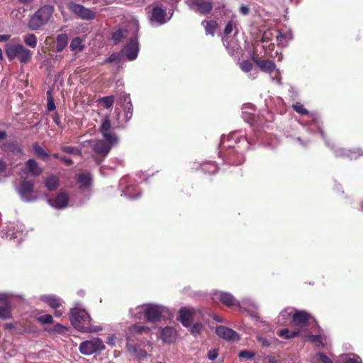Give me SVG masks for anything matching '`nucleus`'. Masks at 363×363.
Segmentation results:
<instances>
[{
	"instance_id": "f257e3e1",
	"label": "nucleus",
	"mask_w": 363,
	"mask_h": 363,
	"mask_svg": "<svg viewBox=\"0 0 363 363\" xmlns=\"http://www.w3.org/2000/svg\"><path fill=\"white\" fill-rule=\"evenodd\" d=\"M91 318L89 313L81 308H72L70 311V321L78 331L82 333H96L101 330L100 327L91 325Z\"/></svg>"
},
{
	"instance_id": "f03ea898",
	"label": "nucleus",
	"mask_w": 363,
	"mask_h": 363,
	"mask_svg": "<svg viewBox=\"0 0 363 363\" xmlns=\"http://www.w3.org/2000/svg\"><path fill=\"white\" fill-rule=\"evenodd\" d=\"M54 12V8L51 6H44L39 9L30 18L28 22V28L32 30H36L48 23Z\"/></svg>"
},
{
	"instance_id": "7ed1b4c3",
	"label": "nucleus",
	"mask_w": 363,
	"mask_h": 363,
	"mask_svg": "<svg viewBox=\"0 0 363 363\" xmlns=\"http://www.w3.org/2000/svg\"><path fill=\"white\" fill-rule=\"evenodd\" d=\"M6 54L10 60L17 57L22 63H28L32 56V52L25 48L22 44H15L6 45Z\"/></svg>"
},
{
	"instance_id": "20e7f679",
	"label": "nucleus",
	"mask_w": 363,
	"mask_h": 363,
	"mask_svg": "<svg viewBox=\"0 0 363 363\" xmlns=\"http://www.w3.org/2000/svg\"><path fill=\"white\" fill-rule=\"evenodd\" d=\"M104 348V342L98 337L82 342L79 347L80 352L85 355L92 354L103 350Z\"/></svg>"
},
{
	"instance_id": "39448f33",
	"label": "nucleus",
	"mask_w": 363,
	"mask_h": 363,
	"mask_svg": "<svg viewBox=\"0 0 363 363\" xmlns=\"http://www.w3.org/2000/svg\"><path fill=\"white\" fill-rule=\"evenodd\" d=\"M67 7L70 11L77 15L81 19L89 21L94 19L96 17L94 11L81 4L71 2L68 4Z\"/></svg>"
},
{
	"instance_id": "423d86ee",
	"label": "nucleus",
	"mask_w": 363,
	"mask_h": 363,
	"mask_svg": "<svg viewBox=\"0 0 363 363\" xmlns=\"http://www.w3.org/2000/svg\"><path fill=\"white\" fill-rule=\"evenodd\" d=\"M34 184L31 181L23 180L18 187V193L21 199L26 202H32L38 199L36 196L33 195Z\"/></svg>"
},
{
	"instance_id": "0eeeda50",
	"label": "nucleus",
	"mask_w": 363,
	"mask_h": 363,
	"mask_svg": "<svg viewBox=\"0 0 363 363\" xmlns=\"http://www.w3.org/2000/svg\"><path fill=\"white\" fill-rule=\"evenodd\" d=\"M312 319L311 314L305 311H295L292 315L291 323L294 325L304 328L308 326L310 320Z\"/></svg>"
},
{
	"instance_id": "6e6552de",
	"label": "nucleus",
	"mask_w": 363,
	"mask_h": 363,
	"mask_svg": "<svg viewBox=\"0 0 363 363\" xmlns=\"http://www.w3.org/2000/svg\"><path fill=\"white\" fill-rule=\"evenodd\" d=\"M100 131L106 140L110 143H118L116 135L111 130V123L108 117L104 120L100 127Z\"/></svg>"
},
{
	"instance_id": "1a4fd4ad",
	"label": "nucleus",
	"mask_w": 363,
	"mask_h": 363,
	"mask_svg": "<svg viewBox=\"0 0 363 363\" xmlns=\"http://www.w3.org/2000/svg\"><path fill=\"white\" fill-rule=\"evenodd\" d=\"M194 313L195 312L193 308H182L179 311L177 320H179L184 327L189 328L191 325Z\"/></svg>"
},
{
	"instance_id": "9d476101",
	"label": "nucleus",
	"mask_w": 363,
	"mask_h": 363,
	"mask_svg": "<svg viewBox=\"0 0 363 363\" xmlns=\"http://www.w3.org/2000/svg\"><path fill=\"white\" fill-rule=\"evenodd\" d=\"M191 5L196 7L197 11L202 15L209 14L213 8L211 0H192Z\"/></svg>"
},
{
	"instance_id": "9b49d317",
	"label": "nucleus",
	"mask_w": 363,
	"mask_h": 363,
	"mask_svg": "<svg viewBox=\"0 0 363 363\" xmlns=\"http://www.w3.org/2000/svg\"><path fill=\"white\" fill-rule=\"evenodd\" d=\"M23 172L26 174L38 177L43 173V169L35 160L30 159L26 162Z\"/></svg>"
},
{
	"instance_id": "f8f14e48",
	"label": "nucleus",
	"mask_w": 363,
	"mask_h": 363,
	"mask_svg": "<svg viewBox=\"0 0 363 363\" xmlns=\"http://www.w3.org/2000/svg\"><path fill=\"white\" fill-rule=\"evenodd\" d=\"M48 202L56 209H63L68 206L69 196L67 194L60 193L55 199H48Z\"/></svg>"
},
{
	"instance_id": "ddd939ff",
	"label": "nucleus",
	"mask_w": 363,
	"mask_h": 363,
	"mask_svg": "<svg viewBox=\"0 0 363 363\" xmlns=\"http://www.w3.org/2000/svg\"><path fill=\"white\" fill-rule=\"evenodd\" d=\"M216 333L221 338L226 340H235L238 339V333L225 326L219 325L216 329Z\"/></svg>"
},
{
	"instance_id": "4468645a",
	"label": "nucleus",
	"mask_w": 363,
	"mask_h": 363,
	"mask_svg": "<svg viewBox=\"0 0 363 363\" xmlns=\"http://www.w3.org/2000/svg\"><path fill=\"white\" fill-rule=\"evenodd\" d=\"M9 296L6 294H0V318L8 319L11 317Z\"/></svg>"
},
{
	"instance_id": "2eb2a0df",
	"label": "nucleus",
	"mask_w": 363,
	"mask_h": 363,
	"mask_svg": "<svg viewBox=\"0 0 363 363\" xmlns=\"http://www.w3.org/2000/svg\"><path fill=\"white\" fill-rule=\"evenodd\" d=\"M162 308L157 306L148 307L145 310V315L150 322H157L161 320Z\"/></svg>"
},
{
	"instance_id": "dca6fc26",
	"label": "nucleus",
	"mask_w": 363,
	"mask_h": 363,
	"mask_svg": "<svg viewBox=\"0 0 363 363\" xmlns=\"http://www.w3.org/2000/svg\"><path fill=\"white\" fill-rule=\"evenodd\" d=\"M215 296L217 299L227 307L231 308L239 306V302L230 293L221 291L216 294Z\"/></svg>"
},
{
	"instance_id": "f3484780",
	"label": "nucleus",
	"mask_w": 363,
	"mask_h": 363,
	"mask_svg": "<svg viewBox=\"0 0 363 363\" xmlns=\"http://www.w3.org/2000/svg\"><path fill=\"white\" fill-rule=\"evenodd\" d=\"M116 143H110L108 140H99L94 144L93 149L96 153L106 156L110 152L112 146Z\"/></svg>"
},
{
	"instance_id": "a211bd4d",
	"label": "nucleus",
	"mask_w": 363,
	"mask_h": 363,
	"mask_svg": "<svg viewBox=\"0 0 363 363\" xmlns=\"http://www.w3.org/2000/svg\"><path fill=\"white\" fill-rule=\"evenodd\" d=\"M252 60L264 72L271 74L276 69L275 63L271 60H260L255 57H252Z\"/></svg>"
},
{
	"instance_id": "6ab92c4d",
	"label": "nucleus",
	"mask_w": 363,
	"mask_h": 363,
	"mask_svg": "<svg viewBox=\"0 0 363 363\" xmlns=\"http://www.w3.org/2000/svg\"><path fill=\"white\" fill-rule=\"evenodd\" d=\"M177 337V331L172 327L167 326L161 330L160 338L165 343L174 342Z\"/></svg>"
},
{
	"instance_id": "aec40b11",
	"label": "nucleus",
	"mask_w": 363,
	"mask_h": 363,
	"mask_svg": "<svg viewBox=\"0 0 363 363\" xmlns=\"http://www.w3.org/2000/svg\"><path fill=\"white\" fill-rule=\"evenodd\" d=\"M123 51L128 60H135L136 58V41H135V40L131 39L130 43L125 46Z\"/></svg>"
},
{
	"instance_id": "412c9836",
	"label": "nucleus",
	"mask_w": 363,
	"mask_h": 363,
	"mask_svg": "<svg viewBox=\"0 0 363 363\" xmlns=\"http://www.w3.org/2000/svg\"><path fill=\"white\" fill-rule=\"evenodd\" d=\"M166 10L161 7L156 6L153 9L152 13V20L160 24L165 23Z\"/></svg>"
},
{
	"instance_id": "4be33fe9",
	"label": "nucleus",
	"mask_w": 363,
	"mask_h": 363,
	"mask_svg": "<svg viewBox=\"0 0 363 363\" xmlns=\"http://www.w3.org/2000/svg\"><path fill=\"white\" fill-rule=\"evenodd\" d=\"M41 300L48 303L52 308H57L61 306V300L54 295H46L41 297Z\"/></svg>"
},
{
	"instance_id": "5701e85b",
	"label": "nucleus",
	"mask_w": 363,
	"mask_h": 363,
	"mask_svg": "<svg viewBox=\"0 0 363 363\" xmlns=\"http://www.w3.org/2000/svg\"><path fill=\"white\" fill-rule=\"evenodd\" d=\"M201 25L204 27L206 34L213 36L218 28V23L216 21H203Z\"/></svg>"
},
{
	"instance_id": "b1692460",
	"label": "nucleus",
	"mask_w": 363,
	"mask_h": 363,
	"mask_svg": "<svg viewBox=\"0 0 363 363\" xmlns=\"http://www.w3.org/2000/svg\"><path fill=\"white\" fill-rule=\"evenodd\" d=\"M45 184L49 191H54L59 186V179L57 177L50 175L45 179Z\"/></svg>"
},
{
	"instance_id": "393cba45",
	"label": "nucleus",
	"mask_w": 363,
	"mask_h": 363,
	"mask_svg": "<svg viewBox=\"0 0 363 363\" xmlns=\"http://www.w3.org/2000/svg\"><path fill=\"white\" fill-rule=\"evenodd\" d=\"M68 37L66 34H60L57 37L56 51L61 52L67 45Z\"/></svg>"
},
{
	"instance_id": "a878e982",
	"label": "nucleus",
	"mask_w": 363,
	"mask_h": 363,
	"mask_svg": "<svg viewBox=\"0 0 363 363\" xmlns=\"http://www.w3.org/2000/svg\"><path fill=\"white\" fill-rule=\"evenodd\" d=\"M277 334L279 337L289 340L298 336L300 332L299 330L290 331L289 329L284 328L279 330Z\"/></svg>"
},
{
	"instance_id": "bb28decb",
	"label": "nucleus",
	"mask_w": 363,
	"mask_h": 363,
	"mask_svg": "<svg viewBox=\"0 0 363 363\" xmlns=\"http://www.w3.org/2000/svg\"><path fill=\"white\" fill-rule=\"evenodd\" d=\"M23 41L26 45L35 48L37 46L38 40L33 33H28L23 36Z\"/></svg>"
},
{
	"instance_id": "cd10ccee",
	"label": "nucleus",
	"mask_w": 363,
	"mask_h": 363,
	"mask_svg": "<svg viewBox=\"0 0 363 363\" xmlns=\"http://www.w3.org/2000/svg\"><path fill=\"white\" fill-rule=\"evenodd\" d=\"M69 48L72 51H82L84 48L82 38L79 37L73 38L70 43Z\"/></svg>"
},
{
	"instance_id": "c85d7f7f",
	"label": "nucleus",
	"mask_w": 363,
	"mask_h": 363,
	"mask_svg": "<svg viewBox=\"0 0 363 363\" xmlns=\"http://www.w3.org/2000/svg\"><path fill=\"white\" fill-rule=\"evenodd\" d=\"M33 150L35 152V154L42 158L43 160H45L46 158L49 157V154L38 143H34L33 145Z\"/></svg>"
},
{
	"instance_id": "c756f323",
	"label": "nucleus",
	"mask_w": 363,
	"mask_h": 363,
	"mask_svg": "<svg viewBox=\"0 0 363 363\" xmlns=\"http://www.w3.org/2000/svg\"><path fill=\"white\" fill-rule=\"evenodd\" d=\"M78 182L82 186L87 187L91 184V178L88 173H82L79 175Z\"/></svg>"
},
{
	"instance_id": "7c9ffc66",
	"label": "nucleus",
	"mask_w": 363,
	"mask_h": 363,
	"mask_svg": "<svg viewBox=\"0 0 363 363\" xmlns=\"http://www.w3.org/2000/svg\"><path fill=\"white\" fill-rule=\"evenodd\" d=\"M128 32L126 30L118 29L113 33L112 40L115 43H119L123 38L126 37Z\"/></svg>"
},
{
	"instance_id": "2f4dec72",
	"label": "nucleus",
	"mask_w": 363,
	"mask_h": 363,
	"mask_svg": "<svg viewBox=\"0 0 363 363\" xmlns=\"http://www.w3.org/2000/svg\"><path fill=\"white\" fill-rule=\"evenodd\" d=\"M307 338L309 342L314 343L316 347H324L321 335H309Z\"/></svg>"
},
{
	"instance_id": "473e14b6",
	"label": "nucleus",
	"mask_w": 363,
	"mask_h": 363,
	"mask_svg": "<svg viewBox=\"0 0 363 363\" xmlns=\"http://www.w3.org/2000/svg\"><path fill=\"white\" fill-rule=\"evenodd\" d=\"M136 332V326L135 325H131L127 332V345L128 347L132 346L134 342L135 333Z\"/></svg>"
},
{
	"instance_id": "72a5a7b5",
	"label": "nucleus",
	"mask_w": 363,
	"mask_h": 363,
	"mask_svg": "<svg viewBox=\"0 0 363 363\" xmlns=\"http://www.w3.org/2000/svg\"><path fill=\"white\" fill-rule=\"evenodd\" d=\"M295 311L296 310L293 308H286L284 309L280 313L279 321H281V320L286 321L290 317L292 318V315L294 313Z\"/></svg>"
},
{
	"instance_id": "f704fd0d",
	"label": "nucleus",
	"mask_w": 363,
	"mask_h": 363,
	"mask_svg": "<svg viewBox=\"0 0 363 363\" xmlns=\"http://www.w3.org/2000/svg\"><path fill=\"white\" fill-rule=\"evenodd\" d=\"M11 169L9 164H7L2 160H0V174L4 177H8L10 175Z\"/></svg>"
},
{
	"instance_id": "c9c22d12",
	"label": "nucleus",
	"mask_w": 363,
	"mask_h": 363,
	"mask_svg": "<svg viewBox=\"0 0 363 363\" xmlns=\"http://www.w3.org/2000/svg\"><path fill=\"white\" fill-rule=\"evenodd\" d=\"M99 101L102 103L105 108H109L113 104L114 97L113 96H104V97L99 99Z\"/></svg>"
},
{
	"instance_id": "e433bc0d",
	"label": "nucleus",
	"mask_w": 363,
	"mask_h": 363,
	"mask_svg": "<svg viewBox=\"0 0 363 363\" xmlns=\"http://www.w3.org/2000/svg\"><path fill=\"white\" fill-rule=\"evenodd\" d=\"M240 68L244 72H249L252 69L253 65L249 60H243L240 63Z\"/></svg>"
},
{
	"instance_id": "4c0bfd02",
	"label": "nucleus",
	"mask_w": 363,
	"mask_h": 363,
	"mask_svg": "<svg viewBox=\"0 0 363 363\" xmlns=\"http://www.w3.org/2000/svg\"><path fill=\"white\" fill-rule=\"evenodd\" d=\"M293 108L298 113L302 115H307L308 111L306 108H305L304 106L301 103H296L293 105Z\"/></svg>"
},
{
	"instance_id": "58836bf2",
	"label": "nucleus",
	"mask_w": 363,
	"mask_h": 363,
	"mask_svg": "<svg viewBox=\"0 0 363 363\" xmlns=\"http://www.w3.org/2000/svg\"><path fill=\"white\" fill-rule=\"evenodd\" d=\"M231 140H234L235 143L238 140V138H235L234 135H230L228 136L227 140L223 139L221 140V145L223 146V147H233L235 148V146L231 145L230 143L225 145L226 143L230 142Z\"/></svg>"
},
{
	"instance_id": "ea45409f",
	"label": "nucleus",
	"mask_w": 363,
	"mask_h": 363,
	"mask_svg": "<svg viewBox=\"0 0 363 363\" xmlns=\"http://www.w3.org/2000/svg\"><path fill=\"white\" fill-rule=\"evenodd\" d=\"M203 329V325L201 323H196L194 324L191 328L190 332L192 335L199 334Z\"/></svg>"
},
{
	"instance_id": "a19ab883",
	"label": "nucleus",
	"mask_w": 363,
	"mask_h": 363,
	"mask_svg": "<svg viewBox=\"0 0 363 363\" xmlns=\"http://www.w3.org/2000/svg\"><path fill=\"white\" fill-rule=\"evenodd\" d=\"M38 320L43 324L52 323L53 321L52 316L49 314L41 315L38 318Z\"/></svg>"
},
{
	"instance_id": "79ce46f5",
	"label": "nucleus",
	"mask_w": 363,
	"mask_h": 363,
	"mask_svg": "<svg viewBox=\"0 0 363 363\" xmlns=\"http://www.w3.org/2000/svg\"><path fill=\"white\" fill-rule=\"evenodd\" d=\"M238 356L243 359H251L255 356V354L248 350H242L240 352Z\"/></svg>"
},
{
	"instance_id": "37998d69",
	"label": "nucleus",
	"mask_w": 363,
	"mask_h": 363,
	"mask_svg": "<svg viewBox=\"0 0 363 363\" xmlns=\"http://www.w3.org/2000/svg\"><path fill=\"white\" fill-rule=\"evenodd\" d=\"M317 356L322 363H333V360L323 352H318Z\"/></svg>"
},
{
	"instance_id": "c03bdc74",
	"label": "nucleus",
	"mask_w": 363,
	"mask_h": 363,
	"mask_svg": "<svg viewBox=\"0 0 363 363\" xmlns=\"http://www.w3.org/2000/svg\"><path fill=\"white\" fill-rule=\"evenodd\" d=\"M119 54L118 53H113L106 60V63H111V62H119Z\"/></svg>"
},
{
	"instance_id": "a18cd8bd",
	"label": "nucleus",
	"mask_w": 363,
	"mask_h": 363,
	"mask_svg": "<svg viewBox=\"0 0 363 363\" xmlns=\"http://www.w3.org/2000/svg\"><path fill=\"white\" fill-rule=\"evenodd\" d=\"M234 26V23L233 21H230L225 26L224 29V33L225 35H229L232 33Z\"/></svg>"
},
{
	"instance_id": "49530a36",
	"label": "nucleus",
	"mask_w": 363,
	"mask_h": 363,
	"mask_svg": "<svg viewBox=\"0 0 363 363\" xmlns=\"http://www.w3.org/2000/svg\"><path fill=\"white\" fill-rule=\"evenodd\" d=\"M203 170L207 171L208 170L211 173H215L217 172L218 168L217 166L214 163H211L207 164L206 167H203Z\"/></svg>"
},
{
	"instance_id": "de8ad7c7",
	"label": "nucleus",
	"mask_w": 363,
	"mask_h": 363,
	"mask_svg": "<svg viewBox=\"0 0 363 363\" xmlns=\"http://www.w3.org/2000/svg\"><path fill=\"white\" fill-rule=\"evenodd\" d=\"M218 357V350L212 349L208 352V358L211 360H214Z\"/></svg>"
},
{
	"instance_id": "09e8293b",
	"label": "nucleus",
	"mask_w": 363,
	"mask_h": 363,
	"mask_svg": "<svg viewBox=\"0 0 363 363\" xmlns=\"http://www.w3.org/2000/svg\"><path fill=\"white\" fill-rule=\"evenodd\" d=\"M61 150L66 153L74 154L76 149L72 146H63Z\"/></svg>"
},
{
	"instance_id": "8fccbe9b",
	"label": "nucleus",
	"mask_w": 363,
	"mask_h": 363,
	"mask_svg": "<svg viewBox=\"0 0 363 363\" xmlns=\"http://www.w3.org/2000/svg\"><path fill=\"white\" fill-rule=\"evenodd\" d=\"M65 330L66 328L60 323L56 324L53 328V331L58 333H62Z\"/></svg>"
},
{
	"instance_id": "3c124183",
	"label": "nucleus",
	"mask_w": 363,
	"mask_h": 363,
	"mask_svg": "<svg viewBox=\"0 0 363 363\" xmlns=\"http://www.w3.org/2000/svg\"><path fill=\"white\" fill-rule=\"evenodd\" d=\"M11 151L16 156H19L21 154V148L16 145H12L11 146Z\"/></svg>"
},
{
	"instance_id": "603ef678",
	"label": "nucleus",
	"mask_w": 363,
	"mask_h": 363,
	"mask_svg": "<svg viewBox=\"0 0 363 363\" xmlns=\"http://www.w3.org/2000/svg\"><path fill=\"white\" fill-rule=\"evenodd\" d=\"M258 341L263 347H268L271 345L270 342L268 340L263 337H258Z\"/></svg>"
},
{
	"instance_id": "864d4df0",
	"label": "nucleus",
	"mask_w": 363,
	"mask_h": 363,
	"mask_svg": "<svg viewBox=\"0 0 363 363\" xmlns=\"http://www.w3.org/2000/svg\"><path fill=\"white\" fill-rule=\"evenodd\" d=\"M55 105L54 100H53L52 97H50V99H48V110L50 111H52L55 110Z\"/></svg>"
},
{
	"instance_id": "5fc2aeb1",
	"label": "nucleus",
	"mask_w": 363,
	"mask_h": 363,
	"mask_svg": "<svg viewBox=\"0 0 363 363\" xmlns=\"http://www.w3.org/2000/svg\"><path fill=\"white\" fill-rule=\"evenodd\" d=\"M240 13L242 15H247L250 13V9L245 5H242L240 7Z\"/></svg>"
},
{
	"instance_id": "6e6d98bb",
	"label": "nucleus",
	"mask_w": 363,
	"mask_h": 363,
	"mask_svg": "<svg viewBox=\"0 0 363 363\" xmlns=\"http://www.w3.org/2000/svg\"><path fill=\"white\" fill-rule=\"evenodd\" d=\"M359 357L348 358L344 363H360Z\"/></svg>"
},
{
	"instance_id": "4d7b16f0",
	"label": "nucleus",
	"mask_w": 363,
	"mask_h": 363,
	"mask_svg": "<svg viewBox=\"0 0 363 363\" xmlns=\"http://www.w3.org/2000/svg\"><path fill=\"white\" fill-rule=\"evenodd\" d=\"M60 160L62 161H63L67 165H71L73 163V162H72V160L71 159L67 158L66 157H61Z\"/></svg>"
},
{
	"instance_id": "13d9d810",
	"label": "nucleus",
	"mask_w": 363,
	"mask_h": 363,
	"mask_svg": "<svg viewBox=\"0 0 363 363\" xmlns=\"http://www.w3.org/2000/svg\"><path fill=\"white\" fill-rule=\"evenodd\" d=\"M9 35H0V42H6L10 38Z\"/></svg>"
},
{
	"instance_id": "bf43d9fd",
	"label": "nucleus",
	"mask_w": 363,
	"mask_h": 363,
	"mask_svg": "<svg viewBox=\"0 0 363 363\" xmlns=\"http://www.w3.org/2000/svg\"><path fill=\"white\" fill-rule=\"evenodd\" d=\"M147 331L149 330L148 328H145V327H143V326H138V329H137V331H138V334H140L142 333H143L144 331Z\"/></svg>"
},
{
	"instance_id": "052dcab7",
	"label": "nucleus",
	"mask_w": 363,
	"mask_h": 363,
	"mask_svg": "<svg viewBox=\"0 0 363 363\" xmlns=\"http://www.w3.org/2000/svg\"><path fill=\"white\" fill-rule=\"evenodd\" d=\"M244 157L243 155L241 154L239 155V157H238V161L237 162H235L237 165H239V164H241L244 162Z\"/></svg>"
},
{
	"instance_id": "680f3d73",
	"label": "nucleus",
	"mask_w": 363,
	"mask_h": 363,
	"mask_svg": "<svg viewBox=\"0 0 363 363\" xmlns=\"http://www.w3.org/2000/svg\"><path fill=\"white\" fill-rule=\"evenodd\" d=\"M285 38L284 35L282 34V33H279L277 36V40L278 42H281L282 39H284Z\"/></svg>"
},
{
	"instance_id": "e2e57ef3",
	"label": "nucleus",
	"mask_w": 363,
	"mask_h": 363,
	"mask_svg": "<svg viewBox=\"0 0 363 363\" xmlns=\"http://www.w3.org/2000/svg\"><path fill=\"white\" fill-rule=\"evenodd\" d=\"M53 41V38L52 37H47L45 38V43L46 44H50Z\"/></svg>"
},
{
	"instance_id": "0e129e2a",
	"label": "nucleus",
	"mask_w": 363,
	"mask_h": 363,
	"mask_svg": "<svg viewBox=\"0 0 363 363\" xmlns=\"http://www.w3.org/2000/svg\"><path fill=\"white\" fill-rule=\"evenodd\" d=\"M62 313H63V311H62L61 310H56L55 311V315L56 317H60Z\"/></svg>"
},
{
	"instance_id": "69168bd1",
	"label": "nucleus",
	"mask_w": 363,
	"mask_h": 363,
	"mask_svg": "<svg viewBox=\"0 0 363 363\" xmlns=\"http://www.w3.org/2000/svg\"><path fill=\"white\" fill-rule=\"evenodd\" d=\"M6 133L5 131H0V140L6 138Z\"/></svg>"
},
{
	"instance_id": "338daca9",
	"label": "nucleus",
	"mask_w": 363,
	"mask_h": 363,
	"mask_svg": "<svg viewBox=\"0 0 363 363\" xmlns=\"http://www.w3.org/2000/svg\"><path fill=\"white\" fill-rule=\"evenodd\" d=\"M13 325H12V324H11V323H6V324H5V325H4V328H5L6 329H12V328H13Z\"/></svg>"
},
{
	"instance_id": "774afa93",
	"label": "nucleus",
	"mask_w": 363,
	"mask_h": 363,
	"mask_svg": "<svg viewBox=\"0 0 363 363\" xmlns=\"http://www.w3.org/2000/svg\"><path fill=\"white\" fill-rule=\"evenodd\" d=\"M21 3L24 4H28L31 1V0H18Z\"/></svg>"
}]
</instances>
